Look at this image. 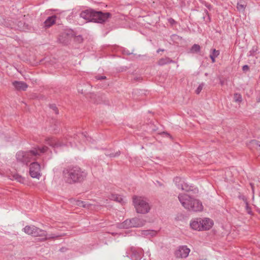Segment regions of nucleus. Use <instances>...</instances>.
Instances as JSON below:
<instances>
[{"label":"nucleus","mask_w":260,"mask_h":260,"mask_svg":"<svg viewBox=\"0 0 260 260\" xmlns=\"http://www.w3.org/2000/svg\"><path fill=\"white\" fill-rule=\"evenodd\" d=\"M62 176L66 183L73 184L83 182L87 177V173L78 166H70L63 169Z\"/></svg>","instance_id":"f257e3e1"},{"label":"nucleus","mask_w":260,"mask_h":260,"mask_svg":"<svg viewBox=\"0 0 260 260\" xmlns=\"http://www.w3.org/2000/svg\"><path fill=\"white\" fill-rule=\"evenodd\" d=\"M48 148L44 146L42 147H35L27 151H19L16 155L17 160L24 164L27 165L31 160H36L41 154L46 152Z\"/></svg>","instance_id":"f03ea898"},{"label":"nucleus","mask_w":260,"mask_h":260,"mask_svg":"<svg viewBox=\"0 0 260 260\" xmlns=\"http://www.w3.org/2000/svg\"><path fill=\"white\" fill-rule=\"evenodd\" d=\"M111 16V14L109 12L103 13L101 11H96L92 9H86L80 13V17L86 20V22H94L102 23L105 22Z\"/></svg>","instance_id":"7ed1b4c3"},{"label":"nucleus","mask_w":260,"mask_h":260,"mask_svg":"<svg viewBox=\"0 0 260 260\" xmlns=\"http://www.w3.org/2000/svg\"><path fill=\"white\" fill-rule=\"evenodd\" d=\"M23 231L27 234L34 237H44V240L53 239L56 237V236H47L46 231L43 230L34 225H26L23 228Z\"/></svg>","instance_id":"20e7f679"},{"label":"nucleus","mask_w":260,"mask_h":260,"mask_svg":"<svg viewBox=\"0 0 260 260\" xmlns=\"http://www.w3.org/2000/svg\"><path fill=\"white\" fill-rule=\"evenodd\" d=\"M133 203L136 211L138 213L146 214L150 210V206L146 199L142 197H134Z\"/></svg>","instance_id":"39448f33"},{"label":"nucleus","mask_w":260,"mask_h":260,"mask_svg":"<svg viewBox=\"0 0 260 260\" xmlns=\"http://www.w3.org/2000/svg\"><path fill=\"white\" fill-rule=\"evenodd\" d=\"M143 250L141 248L132 246L126 252L127 256H129L132 260H141L143 255Z\"/></svg>","instance_id":"423d86ee"},{"label":"nucleus","mask_w":260,"mask_h":260,"mask_svg":"<svg viewBox=\"0 0 260 260\" xmlns=\"http://www.w3.org/2000/svg\"><path fill=\"white\" fill-rule=\"evenodd\" d=\"M173 181L176 186L179 189L185 191H189L192 190V186L188 184L187 183L185 182L184 178L179 177H176L174 178Z\"/></svg>","instance_id":"0eeeda50"},{"label":"nucleus","mask_w":260,"mask_h":260,"mask_svg":"<svg viewBox=\"0 0 260 260\" xmlns=\"http://www.w3.org/2000/svg\"><path fill=\"white\" fill-rule=\"evenodd\" d=\"M41 166L38 162H33L30 165L29 174L30 176L34 178H38L41 176Z\"/></svg>","instance_id":"6e6552de"},{"label":"nucleus","mask_w":260,"mask_h":260,"mask_svg":"<svg viewBox=\"0 0 260 260\" xmlns=\"http://www.w3.org/2000/svg\"><path fill=\"white\" fill-rule=\"evenodd\" d=\"M178 199L182 206L186 209H187V208L190 207L189 205L192 202V200H193L194 198L187 194H179Z\"/></svg>","instance_id":"1a4fd4ad"},{"label":"nucleus","mask_w":260,"mask_h":260,"mask_svg":"<svg viewBox=\"0 0 260 260\" xmlns=\"http://www.w3.org/2000/svg\"><path fill=\"white\" fill-rule=\"evenodd\" d=\"M190 251V249L187 246H180L175 252V255L177 258H186L188 256Z\"/></svg>","instance_id":"9d476101"},{"label":"nucleus","mask_w":260,"mask_h":260,"mask_svg":"<svg viewBox=\"0 0 260 260\" xmlns=\"http://www.w3.org/2000/svg\"><path fill=\"white\" fill-rule=\"evenodd\" d=\"M189 208H187V210L193 211V212H200L203 210V206L201 201L199 200L194 199L193 200H192V202L189 205Z\"/></svg>","instance_id":"9b49d317"},{"label":"nucleus","mask_w":260,"mask_h":260,"mask_svg":"<svg viewBox=\"0 0 260 260\" xmlns=\"http://www.w3.org/2000/svg\"><path fill=\"white\" fill-rule=\"evenodd\" d=\"M201 223H202L201 224L202 231L208 230L211 228L213 224V221L208 218L204 219L201 218Z\"/></svg>","instance_id":"f8f14e48"},{"label":"nucleus","mask_w":260,"mask_h":260,"mask_svg":"<svg viewBox=\"0 0 260 260\" xmlns=\"http://www.w3.org/2000/svg\"><path fill=\"white\" fill-rule=\"evenodd\" d=\"M132 228H138L143 226L145 224L146 221L138 217H134L131 218Z\"/></svg>","instance_id":"ddd939ff"},{"label":"nucleus","mask_w":260,"mask_h":260,"mask_svg":"<svg viewBox=\"0 0 260 260\" xmlns=\"http://www.w3.org/2000/svg\"><path fill=\"white\" fill-rule=\"evenodd\" d=\"M12 85L18 90L25 91L28 87L27 84L23 81H15L12 82Z\"/></svg>","instance_id":"4468645a"},{"label":"nucleus","mask_w":260,"mask_h":260,"mask_svg":"<svg viewBox=\"0 0 260 260\" xmlns=\"http://www.w3.org/2000/svg\"><path fill=\"white\" fill-rule=\"evenodd\" d=\"M201 218H197L192 220L190 222V228L197 231H202L201 224Z\"/></svg>","instance_id":"2eb2a0df"},{"label":"nucleus","mask_w":260,"mask_h":260,"mask_svg":"<svg viewBox=\"0 0 260 260\" xmlns=\"http://www.w3.org/2000/svg\"><path fill=\"white\" fill-rule=\"evenodd\" d=\"M74 139L77 141L78 140H82V141H89L91 140V138L88 137L87 136V133H79L77 134H76L74 136Z\"/></svg>","instance_id":"dca6fc26"},{"label":"nucleus","mask_w":260,"mask_h":260,"mask_svg":"<svg viewBox=\"0 0 260 260\" xmlns=\"http://www.w3.org/2000/svg\"><path fill=\"white\" fill-rule=\"evenodd\" d=\"M56 16L55 15H53L52 16H50L47 18V19L44 22V26L45 27H50L53 24L55 23L56 21Z\"/></svg>","instance_id":"f3484780"},{"label":"nucleus","mask_w":260,"mask_h":260,"mask_svg":"<svg viewBox=\"0 0 260 260\" xmlns=\"http://www.w3.org/2000/svg\"><path fill=\"white\" fill-rule=\"evenodd\" d=\"M73 203L74 205H77L79 207H82L83 208H89V206H91V204H90L87 202H84L82 201H80V200H74Z\"/></svg>","instance_id":"a211bd4d"},{"label":"nucleus","mask_w":260,"mask_h":260,"mask_svg":"<svg viewBox=\"0 0 260 260\" xmlns=\"http://www.w3.org/2000/svg\"><path fill=\"white\" fill-rule=\"evenodd\" d=\"M174 61L172 59H171V58H170L169 57H165L164 58H160L158 61V64L159 66H162L165 65L166 64H168V63H174Z\"/></svg>","instance_id":"6ab92c4d"},{"label":"nucleus","mask_w":260,"mask_h":260,"mask_svg":"<svg viewBox=\"0 0 260 260\" xmlns=\"http://www.w3.org/2000/svg\"><path fill=\"white\" fill-rule=\"evenodd\" d=\"M119 227L123 229H129L132 228L131 219H126L119 224Z\"/></svg>","instance_id":"aec40b11"},{"label":"nucleus","mask_w":260,"mask_h":260,"mask_svg":"<svg viewBox=\"0 0 260 260\" xmlns=\"http://www.w3.org/2000/svg\"><path fill=\"white\" fill-rule=\"evenodd\" d=\"M110 199L113 201H115L117 202H118L119 203H121V204H123L124 202L123 198L121 196L116 194H111L110 197Z\"/></svg>","instance_id":"412c9836"},{"label":"nucleus","mask_w":260,"mask_h":260,"mask_svg":"<svg viewBox=\"0 0 260 260\" xmlns=\"http://www.w3.org/2000/svg\"><path fill=\"white\" fill-rule=\"evenodd\" d=\"M246 7V3L243 0H240L237 5V9L239 12H244Z\"/></svg>","instance_id":"4be33fe9"},{"label":"nucleus","mask_w":260,"mask_h":260,"mask_svg":"<svg viewBox=\"0 0 260 260\" xmlns=\"http://www.w3.org/2000/svg\"><path fill=\"white\" fill-rule=\"evenodd\" d=\"M10 177L11 180H15L20 183L24 182V178L17 173L12 174L11 176H10Z\"/></svg>","instance_id":"5701e85b"},{"label":"nucleus","mask_w":260,"mask_h":260,"mask_svg":"<svg viewBox=\"0 0 260 260\" xmlns=\"http://www.w3.org/2000/svg\"><path fill=\"white\" fill-rule=\"evenodd\" d=\"M17 28L22 31H25L28 29V25H26L25 23L22 21L18 22Z\"/></svg>","instance_id":"b1692460"},{"label":"nucleus","mask_w":260,"mask_h":260,"mask_svg":"<svg viewBox=\"0 0 260 260\" xmlns=\"http://www.w3.org/2000/svg\"><path fill=\"white\" fill-rule=\"evenodd\" d=\"M46 142L50 146L55 147L57 146V143L55 139L53 138H48L46 139Z\"/></svg>","instance_id":"393cba45"},{"label":"nucleus","mask_w":260,"mask_h":260,"mask_svg":"<svg viewBox=\"0 0 260 260\" xmlns=\"http://www.w3.org/2000/svg\"><path fill=\"white\" fill-rule=\"evenodd\" d=\"M251 145L256 149L260 150V141L253 140L250 141Z\"/></svg>","instance_id":"a878e982"},{"label":"nucleus","mask_w":260,"mask_h":260,"mask_svg":"<svg viewBox=\"0 0 260 260\" xmlns=\"http://www.w3.org/2000/svg\"><path fill=\"white\" fill-rule=\"evenodd\" d=\"M201 50V47L200 46V45H198V44H194L191 48V52H196V53H197V52H200Z\"/></svg>","instance_id":"bb28decb"},{"label":"nucleus","mask_w":260,"mask_h":260,"mask_svg":"<svg viewBox=\"0 0 260 260\" xmlns=\"http://www.w3.org/2000/svg\"><path fill=\"white\" fill-rule=\"evenodd\" d=\"M156 234V232L153 230H145L143 232V234L144 235H150L151 236H153L155 235Z\"/></svg>","instance_id":"cd10ccee"},{"label":"nucleus","mask_w":260,"mask_h":260,"mask_svg":"<svg viewBox=\"0 0 260 260\" xmlns=\"http://www.w3.org/2000/svg\"><path fill=\"white\" fill-rule=\"evenodd\" d=\"M257 51V47L253 46L252 49L249 51L248 56H254L256 52Z\"/></svg>","instance_id":"c85d7f7f"},{"label":"nucleus","mask_w":260,"mask_h":260,"mask_svg":"<svg viewBox=\"0 0 260 260\" xmlns=\"http://www.w3.org/2000/svg\"><path fill=\"white\" fill-rule=\"evenodd\" d=\"M219 51L216 50L215 49H211V52L210 54V56H212L217 57L219 55Z\"/></svg>","instance_id":"c756f323"},{"label":"nucleus","mask_w":260,"mask_h":260,"mask_svg":"<svg viewBox=\"0 0 260 260\" xmlns=\"http://www.w3.org/2000/svg\"><path fill=\"white\" fill-rule=\"evenodd\" d=\"M120 154V151H117L115 153H106L107 156H108L110 157H114L119 156Z\"/></svg>","instance_id":"7c9ffc66"},{"label":"nucleus","mask_w":260,"mask_h":260,"mask_svg":"<svg viewBox=\"0 0 260 260\" xmlns=\"http://www.w3.org/2000/svg\"><path fill=\"white\" fill-rule=\"evenodd\" d=\"M234 99L236 102L242 101V97L241 95L237 93L234 94Z\"/></svg>","instance_id":"2f4dec72"},{"label":"nucleus","mask_w":260,"mask_h":260,"mask_svg":"<svg viewBox=\"0 0 260 260\" xmlns=\"http://www.w3.org/2000/svg\"><path fill=\"white\" fill-rule=\"evenodd\" d=\"M50 108L55 112L56 114H58V110L55 104L50 105Z\"/></svg>","instance_id":"473e14b6"},{"label":"nucleus","mask_w":260,"mask_h":260,"mask_svg":"<svg viewBox=\"0 0 260 260\" xmlns=\"http://www.w3.org/2000/svg\"><path fill=\"white\" fill-rule=\"evenodd\" d=\"M204 85V84L203 83L199 85V86L196 90V93L197 94H199L201 92V90L203 89Z\"/></svg>","instance_id":"72a5a7b5"},{"label":"nucleus","mask_w":260,"mask_h":260,"mask_svg":"<svg viewBox=\"0 0 260 260\" xmlns=\"http://www.w3.org/2000/svg\"><path fill=\"white\" fill-rule=\"evenodd\" d=\"M246 210L248 214H251L252 211H251V208L249 206L248 203H246Z\"/></svg>","instance_id":"f704fd0d"},{"label":"nucleus","mask_w":260,"mask_h":260,"mask_svg":"<svg viewBox=\"0 0 260 260\" xmlns=\"http://www.w3.org/2000/svg\"><path fill=\"white\" fill-rule=\"evenodd\" d=\"M95 78L97 80H104L106 78V77L105 76H98Z\"/></svg>","instance_id":"c9c22d12"},{"label":"nucleus","mask_w":260,"mask_h":260,"mask_svg":"<svg viewBox=\"0 0 260 260\" xmlns=\"http://www.w3.org/2000/svg\"><path fill=\"white\" fill-rule=\"evenodd\" d=\"M204 5H205V7H207L209 10H211V9H212V6H211L210 4H209L207 3H206V2H205V4H204Z\"/></svg>","instance_id":"e433bc0d"},{"label":"nucleus","mask_w":260,"mask_h":260,"mask_svg":"<svg viewBox=\"0 0 260 260\" xmlns=\"http://www.w3.org/2000/svg\"><path fill=\"white\" fill-rule=\"evenodd\" d=\"M249 68L248 65H244L242 67V70L243 71H247L249 70Z\"/></svg>","instance_id":"4c0bfd02"},{"label":"nucleus","mask_w":260,"mask_h":260,"mask_svg":"<svg viewBox=\"0 0 260 260\" xmlns=\"http://www.w3.org/2000/svg\"><path fill=\"white\" fill-rule=\"evenodd\" d=\"M169 22L171 24H174L175 23V21L173 19V18H170L169 19Z\"/></svg>","instance_id":"58836bf2"},{"label":"nucleus","mask_w":260,"mask_h":260,"mask_svg":"<svg viewBox=\"0 0 260 260\" xmlns=\"http://www.w3.org/2000/svg\"><path fill=\"white\" fill-rule=\"evenodd\" d=\"M210 57L212 60V63H214L215 62V57H214V56H210Z\"/></svg>","instance_id":"ea45409f"},{"label":"nucleus","mask_w":260,"mask_h":260,"mask_svg":"<svg viewBox=\"0 0 260 260\" xmlns=\"http://www.w3.org/2000/svg\"><path fill=\"white\" fill-rule=\"evenodd\" d=\"M163 134L166 135V136L170 137V138L171 137L169 133H168L167 132H163Z\"/></svg>","instance_id":"a19ab883"},{"label":"nucleus","mask_w":260,"mask_h":260,"mask_svg":"<svg viewBox=\"0 0 260 260\" xmlns=\"http://www.w3.org/2000/svg\"><path fill=\"white\" fill-rule=\"evenodd\" d=\"M164 51V49H158L157 50V52L158 53L159 51Z\"/></svg>","instance_id":"79ce46f5"},{"label":"nucleus","mask_w":260,"mask_h":260,"mask_svg":"<svg viewBox=\"0 0 260 260\" xmlns=\"http://www.w3.org/2000/svg\"><path fill=\"white\" fill-rule=\"evenodd\" d=\"M205 12L207 15H209V13H208V11H207V10H205Z\"/></svg>","instance_id":"37998d69"}]
</instances>
